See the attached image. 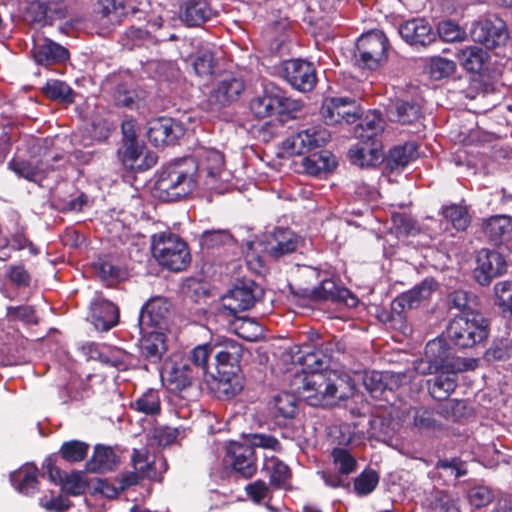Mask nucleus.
<instances>
[{
  "instance_id": "1",
  "label": "nucleus",
  "mask_w": 512,
  "mask_h": 512,
  "mask_svg": "<svg viewBox=\"0 0 512 512\" xmlns=\"http://www.w3.org/2000/svg\"><path fill=\"white\" fill-rule=\"evenodd\" d=\"M298 394L310 406H332L354 395L355 386L336 374L324 371L304 376Z\"/></svg>"
},
{
  "instance_id": "2",
  "label": "nucleus",
  "mask_w": 512,
  "mask_h": 512,
  "mask_svg": "<svg viewBox=\"0 0 512 512\" xmlns=\"http://www.w3.org/2000/svg\"><path fill=\"white\" fill-rule=\"evenodd\" d=\"M198 165L193 157L165 165L158 173L154 187L164 201H177L191 194L197 186Z\"/></svg>"
},
{
  "instance_id": "3",
  "label": "nucleus",
  "mask_w": 512,
  "mask_h": 512,
  "mask_svg": "<svg viewBox=\"0 0 512 512\" xmlns=\"http://www.w3.org/2000/svg\"><path fill=\"white\" fill-rule=\"evenodd\" d=\"M454 348L442 337L428 341L424 358L415 366L416 371L422 374L439 372L457 374L468 370L470 368L468 360L456 356Z\"/></svg>"
},
{
  "instance_id": "4",
  "label": "nucleus",
  "mask_w": 512,
  "mask_h": 512,
  "mask_svg": "<svg viewBox=\"0 0 512 512\" xmlns=\"http://www.w3.org/2000/svg\"><path fill=\"white\" fill-rule=\"evenodd\" d=\"M151 252L161 267L173 272L185 270L191 262L187 242L171 232L154 234L152 236Z\"/></svg>"
},
{
  "instance_id": "5",
  "label": "nucleus",
  "mask_w": 512,
  "mask_h": 512,
  "mask_svg": "<svg viewBox=\"0 0 512 512\" xmlns=\"http://www.w3.org/2000/svg\"><path fill=\"white\" fill-rule=\"evenodd\" d=\"M449 342L459 350L484 343L489 335V321L482 314L454 316L446 328Z\"/></svg>"
},
{
  "instance_id": "6",
  "label": "nucleus",
  "mask_w": 512,
  "mask_h": 512,
  "mask_svg": "<svg viewBox=\"0 0 512 512\" xmlns=\"http://www.w3.org/2000/svg\"><path fill=\"white\" fill-rule=\"evenodd\" d=\"M223 465L233 479H251L258 471V457L254 446L245 442L230 441L225 448Z\"/></svg>"
},
{
  "instance_id": "7",
  "label": "nucleus",
  "mask_w": 512,
  "mask_h": 512,
  "mask_svg": "<svg viewBox=\"0 0 512 512\" xmlns=\"http://www.w3.org/2000/svg\"><path fill=\"white\" fill-rule=\"evenodd\" d=\"M389 41L384 32L372 30L362 34L356 42V64L369 70L378 69L388 59Z\"/></svg>"
},
{
  "instance_id": "8",
  "label": "nucleus",
  "mask_w": 512,
  "mask_h": 512,
  "mask_svg": "<svg viewBox=\"0 0 512 512\" xmlns=\"http://www.w3.org/2000/svg\"><path fill=\"white\" fill-rule=\"evenodd\" d=\"M262 296L263 289L255 281H239L222 297L219 315L237 318L238 313L251 309Z\"/></svg>"
},
{
  "instance_id": "9",
  "label": "nucleus",
  "mask_w": 512,
  "mask_h": 512,
  "mask_svg": "<svg viewBox=\"0 0 512 512\" xmlns=\"http://www.w3.org/2000/svg\"><path fill=\"white\" fill-rule=\"evenodd\" d=\"M320 116L326 125L354 124L361 118V106L353 97H325Z\"/></svg>"
},
{
  "instance_id": "10",
  "label": "nucleus",
  "mask_w": 512,
  "mask_h": 512,
  "mask_svg": "<svg viewBox=\"0 0 512 512\" xmlns=\"http://www.w3.org/2000/svg\"><path fill=\"white\" fill-rule=\"evenodd\" d=\"M278 74L293 89L303 93L312 91L317 83L314 64L300 58L282 61Z\"/></svg>"
},
{
  "instance_id": "11",
  "label": "nucleus",
  "mask_w": 512,
  "mask_h": 512,
  "mask_svg": "<svg viewBox=\"0 0 512 512\" xmlns=\"http://www.w3.org/2000/svg\"><path fill=\"white\" fill-rule=\"evenodd\" d=\"M330 137V132L321 125L311 126L287 137L281 147L290 156L308 154L323 148Z\"/></svg>"
},
{
  "instance_id": "12",
  "label": "nucleus",
  "mask_w": 512,
  "mask_h": 512,
  "mask_svg": "<svg viewBox=\"0 0 512 512\" xmlns=\"http://www.w3.org/2000/svg\"><path fill=\"white\" fill-rule=\"evenodd\" d=\"M185 134L183 123L172 117H156L147 122V138L156 148L174 146Z\"/></svg>"
},
{
  "instance_id": "13",
  "label": "nucleus",
  "mask_w": 512,
  "mask_h": 512,
  "mask_svg": "<svg viewBox=\"0 0 512 512\" xmlns=\"http://www.w3.org/2000/svg\"><path fill=\"white\" fill-rule=\"evenodd\" d=\"M506 270L507 263L500 252L484 248L477 253L473 276L481 286H488L494 278L501 276Z\"/></svg>"
},
{
  "instance_id": "14",
  "label": "nucleus",
  "mask_w": 512,
  "mask_h": 512,
  "mask_svg": "<svg viewBox=\"0 0 512 512\" xmlns=\"http://www.w3.org/2000/svg\"><path fill=\"white\" fill-rule=\"evenodd\" d=\"M55 456L45 458L42 468L48 475V479L61 486V490L70 496L82 495L88 483L84 479L81 471H73L70 474L62 471L57 465H54Z\"/></svg>"
},
{
  "instance_id": "15",
  "label": "nucleus",
  "mask_w": 512,
  "mask_h": 512,
  "mask_svg": "<svg viewBox=\"0 0 512 512\" xmlns=\"http://www.w3.org/2000/svg\"><path fill=\"white\" fill-rule=\"evenodd\" d=\"M332 345V343L327 342L320 347L305 344L299 348L295 361L301 365L302 373L305 376L327 371L331 358L329 353L333 351Z\"/></svg>"
},
{
  "instance_id": "16",
  "label": "nucleus",
  "mask_w": 512,
  "mask_h": 512,
  "mask_svg": "<svg viewBox=\"0 0 512 512\" xmlns=\"http://www.w3.org/2000/svg\"><path fill=\"white\" fill-rule=\"evenodd\" d=\"M438 288V283L433 278H425L412 289L398 295L391 303L392 311L397 317L403 319L405 310L417 308L420 303L428 299Z\"/></svg>"
},
{
  "instance_id": "17",
  "label": "nucleus",
  "mask_w": 512,
  "mask_h": 512,
  "mask_svg": "<svg viewBox=\"0 0 512 512\" xmlns=\"http://www.w3.org/2000/svg\"><path fill=\"white\" fill-rule=\"evenodd\" d=\"M472 39L488 49L503 45L508 39L505 23L496 18L484 19L476 22L471 29Z\"/></svg>"
},
{
  "instance_id": "18",
  "label": "nucleus",
  "mask_w": 512,
  "mask_h": 512,
  "mask_svg": "<svg viewBox=\"0 0 512 512\" xmlns=\"http://www.w3.org/2000/svg\"><path fill=\"white\" fill-rule=\"evenodd\" d=\"M245 90V82L234 75L222 77L211 90L209 102L217 108H224L239 100Z\"/></svg>"
},
{
  "instance_id": "19",
  "label": "nucleus",
  "mask_w": 512,
  "mask_h": 512,
  "mask_svg": "<svg viewBox=\"0 0 512 512\" xmlns=\"http://www.w3.org/2000/svg\"><path fill=\"white\" fill-rule=\"evenodd\" d=\"M169 314V304L162 297H153L149 299L141 308L138 316V326L140 331L145 329L161 330L167 324Z\"/></svg>"
},
{
  "instance_id": "20",
  "label": "nucleus",
  "mask_w": 512,
  "mask_h": 512,
  "mask_svg": "<svg viewBox=\"0 0 512 512\" xmlns=\"http://www.w3.org/2000/svg\"><path fill=\"white\" fill-rule=\"evenodd\" d=\"M403 40L412 46L427 47L437 40V34L425 18H413L399 27Z\"/></svg>"
},
{
  "instance_id": "21",
  "label": "nucleus",
  "mask_w": 512,
  "mask_h": 512,
  "mask_svg": "<svg viewBox=\"0 0 512 512\" xmlns=\"http://www.w3.org/2000/svg\"><path fill=\"white\" fill-rule=\"evenodd\" d=\"M304 244V239L289 228L277 227L267 244V253L274 260H279L296 252Z\"/></svg>"
},
{
  "instance_id": "22",
  "label": "nucleus",
  "mask_w": 512,
  "mask_h": 512,
  "mask_svg": "<svg viewBox=\"0 0 512 512\" xmlns=\"http://www.w3.org/2000/svg\"><path fill=\"white\" fill-rule=\"evenodd\" d=\"M90 314L95 328L102 332L115 327L120 317L119 308L102 297H97L90 303Z\"/></svg>"
},
{
  "instance_id": "23",
  "label": "nucleus",
  "mask_w": 512,
  "mask_h": 512,
  "mask_svg": "<svg viewBox=\"0 0 512 512\" xmlns=\"http://www.w3.org/2000/svg\"><path fill=\"white\" fill-rule=\"evenodd\" d=\"M357 122L354 128L355 137L361 142H370L382 147L383 120L380 112L369 110L366 115H363L361 108V118Z\"/></svg>"
},
{
  "instance_id": "24",
  "label": "nucleus",
  "mask_w": 512,
  "mask_h": 512,
  "mask_svg": "<svg viewBox=\"0 0 512 512\" xmlns=\"http://www.w3.org/2000/svg\"><path fill=\"white\" fill-rule=\"evenodd\" d=\"M210 389L219 399H231L236 396L243 388L239 371H215L209 373Z\"/></svg>"
},
{
  "instance_id": "25",
  "label": "nucleus",
  "mask_w": 512,
  "mask_h": 512,
  "mask_svg": "<svg viewBox=\"0 0 512 512\" xmlns=\"http://www.w3.org/2000/svg\"><path fill=\"white\" fill-rule=\"evenodd\" d=\"M262 88V93L250 101V110L257 118L276 115L281 87L273 82H264Z\"/></svg>"
},
{
  "instance_id": "26",
  "label": "nucleus",
  "mask_w": 512,
  "mask_h": 512,
  "mask_svg": "<svg viewBox=\"0 0 512 512\" xmlns=\"http://www.w3.org/2000/svg\"><path fill=\"white\" fill-rule=\"evenodd\" d=\"M213 16L207 0H182L179 6V18L188 27H199Z\"/></svg>"
},
{
  "instance_id": "27",
  "label": "nucleus",
  "mask_w": 512,
  "mask_h": 512,
  "mask_svg": "<svg viewBox=\"0 0 512 512\" xmlns=\"http://www.w3.org/2000/svg\"><path fill=\"white\" fill-rule=\"evenodd\" d=\"M242 346L234 340L227 339L223 343L214 345L215 371H240Z\"/></svg>"
},
{
  "instance_id": "28",
  "label": "nucleus",
  "mask_w": 512,
  "mask_h": 512,
  "mask_svg": "<svg viewBox=\"0 0 512 512\" xmlns=\"http://www.w3.org/2000/svg\"><path fill=\"white\" fill-rule=\"evenodd\" d=\"M31 53L34 61L45 67L64 63L70 56L67 48L48 38H44L42 43L36 44Z\"/></svg>"
},
{
  "instance_id": "29",
  "label": "nucleus",
  "mask_w": 512,
  "mask_h": 512,
  "mask_svg": "<svg viewBox=\"0 0 512 512\" xmlns=\"http://www.w3.org/2000/svg\"><path fill=\"white\" fill-rule=\"evenodd\" d=\"M142 338L140 339L141 356L149 363L156 364L161 361L163 354L166 352V335L160 330L145 329L140 331Z\"/></svg>"
},
{
  "instance_id": "30",
  "label": "nucleus",
  "mask_w": 512,
  "mask_h": 512,
  "mask_svg": "<svg viewBox=\"0 0 512 512\" xmlns=\"http://www.w3.org/2000/svg\"><path fill=\"white\" fill-rule=\"evenodd\" d=\"M195 161L198 165V170L206 173V185L214 188L213 182L224 169V155L214 148H202L197 152V159Z\"/></svg>"
},
{
  "instance_id": "31",
  "label": "nucleus",
  "mask_w": 512,
  "mask_h": 512,
  "mask_svg": "<svg viewBox=\"0 0 512 512\" xmlns=\"http://www.w3.org/2000/svg\"><path fill=\"white\" fill-rule=\"evenodd\" d=\"M119 464L120 457L111 446L96 444L85 467L90 473H106L116 470Z\"/></svg>"
},
{
  "instance_id": "32",
  "label": "nucleus",
  "mask_w": 512,
  "mask_h": 512,
  "mask_svg": "<svg viewBox=\"0 0 512 512\" xmlns=\"http://www.w3.org/2000/svg\"><path fill=\"white\" fill-rule=\"evenodd\" d=\"M39 469L34 463H25L9 475L10 482L16 491L33 496L39 490Z\"/></svg>"
},
{
  "instance_id": "33",
  "label": "nucleus",
  "mask_w": 512,
  "mask_h": 512,
  "mask_svg": "<svg viewBox=\"0 0 512 512\" xmlns=\"http://www.w3.org/2000/svg\"><path fill=\"white\" fill-rule=\"evenodd\" d=\"M26 14L32 23H37L41 26L52 24L54 20L66 17L65 9L58 3L40 0L30 2Z\"/></svg>"
},
{
  "instance_id": "34",
  "label": "nucleus",
  "mask_w": 512,
  "mask_h": 512,
  "mask_svg": "<svg viewBox=\"0 0 512 512\" xmlns=\"http://www.w3.org/2000/svg\"><path fill=\"white\" fill-rule=\"evenodd\" d=\"M196 369L182 357L176 361L168 373L167 381L173 391H182L202 378Z\"/></svg>"
},
{
  "instance_id": "35",
  "label": "nucleus",
  "mask_w": 512,
  "mask_h": 512,
  "mask_svg": "<svg viewBox=\"0 0 512 512\" xmlns=\"http://www.w3.org/2000/svg\"><path fill=\"white\" fill-rule=\"evenodd\" d=\"M389 113L392 121L412 125L422 117V106L412 97L399 98L395 100Z\"/></svg>"
},
{
  "instance_id": "36",
  "label": "nucleus",
  "mask_w": 512,
  "mask_h": 512,
  "mask_svg": "<svg viewBox=\"0 0 512 512\" xmlns=\"http://www.w3.org/2000/svg\"><path fill=\"white\" fill-rule=\"evenodd\" d=\"M418 145L406 142L391 148L385 158V166L390 172L402 171L411 161L417 158Z\"/></svg>"
},
{
  "instance_id": "37",
  "label": "nucleus",
  "mask_w": 512,
  "mask_h": 512,
  "mask_svg": "<svg viewBox=\"0 0 512 512\" xmlns=\"http://www.w3.org/2000/svg\"><path fill=\"white\" fill-rule=\"evenodd\" d=\"M334 155L325 149H316L308 153L302 160L304 171L312 176L329 172L336 167Z\"/></svg>"
},
{
  "instance_id": "38",
  "label": "nucleus",
  "mask_w": 512,
  "mask_h": 512,
  "mask_svg": "<svg viewBox=\"0 0 512 512\" xmlns=\"http://www.w3.org/2000/svg\"><path fill=\"white\" fill-rule=\"evenodd\" d=\"M122 131L125 136L124 150L122 152L123 165L131 170L144 171L150 168L151 164L138 163L142 155V147L139 145L134 131L128 132L126 124H122Z\"/></svg>"
},
{
  "instance_id": "39",
  "label": "nucleus",
  "mask_w": 512,
  "mask_h": 512,
  "mask_svg": "<svg viewBox=\"0 0 512 512\" xmlns=\"http://www.w3.org/2000/svg\"><path fill=\"white\" fill-rule=\"evenodd\" d=\"M8 168L12 170L18 177L24 178L31 182L42 180L46 173L54 170L53 166H44L43 161L33 163L29 160L15 158L9 161Z\"/></svg>"
},
{
  "instance_id": "40",
  "label": "nucleus",
  "mask_w": 512,
  "mask_h": 512,
  "mask_svg": "<svg viewBox=\"0 0 512 512\" xmlns=\"http://www.w3.org/2000/svg\"><path fill=\"white\" fill-rule=\"evenodd\" d=\"M92 269L101 281L107 283L119 282L127 277V271L115 264L109 255L97 256L92 262Z\"/></svg>"
},
{
  "instance_id": "41",
  "label": "nucleus",
  "mask_w": 512,
  "mask_h": 512,
  "mask_svg": "<svg viewBox=\"0 0 512 512\" xmlns=\"http://www.w3.org/2000/svg\"><path fill=\"white\" fill-rule=\"evenodd\" d=\"M350 290L338 286L332 279H324L309 291V298L314 301H332L347 303Z\"/></svg>"
},
{
  "instance_id": "42",
  "label": "nucleus",
  "mask_w": 512,
  "mask_h": 512,
  "mask_svg": "<svg viewBox=\"0 0 512 512\" xmlns=\"http://www.w3.org/2000/svg\"><path fill=\"white\" fill-rule=\"evenodd\" d=\"M160 394V390L148 388L134 401L131 402L130 408L133 411L141 413L145 416H159L162 412V401Z\"/></svg>"
},
{
  "instance_id": "43",
  "label": "nucleus",
  "mask_w": 512,
  "mask_h": 512,
  "mask_svg": "<svg viewBox=\"0 0 512 512\" xmlns=\"http://www.w3.org/2000/svg\"><path fill=\"white\" fill-rule=\"evenodd\" d=\"M381 148L373 143L360 141L349 149L348 156L352 164L361 168L375 166L381 158Z\"/></svg>"
},
{
  "instance_id": "44",
  "label": "nucleus",
  "mask_w": 512,
  "mask_h": 512,
  "mask_svg": "<svg viewBox=\"0 0 512 512\" xmlns=\"http://www.w3.org/2000/svg\"><path fill=\"white\" fill-rule=\"evenodd\" d=\"M262 470L269 477L273 489H283L292 477L290 467L277 457L266 459Z\"/></svg>"
},
{
  "instance_id": "45",
  "label": "nucleus",
  "mask_w": 512,
  "mask_h": 512,
  "mask_svg": "<svg viewBox=\"0 0 512 512\" xmlns=\"http://www.w3.org/2000/svg\"><path fill=\"white\" fill-rule=\"evenodd\" d=\"M90 445L81 440L72 439L65 441L61 444L58 452L52 453L49 456H55L54 465H57V461L61 458L67 463H79L86 459L89 452Z\"/></svg>"
},
{
  "instance_id": "46",
  "label": "nucleus",
  "mask_w": 512,
  "mask_h": 512,
  "mask_svg": "<svg viewBox=\"0 0 512 512\" xmlns=\"http://www.w3.org/2000/svg\"><path fill=\"white\" fill-rule=\"evenodd\" d=\"M511 229V218L507 215H494L482 223L485 236L494 245L502 244Z\"/></svg>"
},
{
  "instance_id": "47",
  "label": "nucleus",
  "mask_w": 512,
  "mask_h": 512,
  "mask_svg": "<svg viewBox=\"0 0 512 512\" xmlns=\"http://www.w3.org/2000/svg\"><path fill=\"white\" fill-rule=\"evenodd\" d=\"M428 392L437 401H443L454 392L456 388L455 374L440 372L427 380Z\"/></svg>"
},
{
  "instance_id": "48",
  "label": "nucleus",
  "mask_w": 512,
  "mask_h": 512,
  "mask_svg": "<svg viewBox=\"0 0 512 512\" xmlns=\"http://www.w3.org/2000/svg\"><path fill=\"white\" fill-rule=\"evenodd\" d=\"M478 297L475 294L465 290H455L448 295L449 309H457L460 314L457 316H472L481 314L476 311Z\"/></svg>"
},
{
  "instance_id": "49",
  "label": "nucleus",
  "mask_w": 512,
  "mask_h": 512,
  "mask_svg": "<svg viewBox=\"0 0 512 512\" xmlns=\"http://www.w3.org/2000/svg\"><path fill=\"white\" fill-rule=\"evenodd\" d=\"M457 58L460 65L470 73H480L488 55L482 48L477 46H469L462 49Z\"/></svg>"
},
{
  "instance_id": "50",
  "label": "nucleus",
  "mask_w": 512,
  "mask_h": 512,
  "mask_svg": "<svg viewBox=\"0 0 512 512\" xmlns=\"http://www.w3.org/2000/svg\"><path fill=\"white\" fill-rule=\"evenodd\" d=\"M214 352V345L205 343L195 346L190 352L183 356L190 365L202 374L203 377L209 375L208 361Z\"/></svg>"
},
{
  "instance_id": "51",
  "label": "nucleus",
  "mask_w": 512,
  "mask_h": 512,
  "mask_svg": "<svg viewBox=\"0 0 512 512\" xmlns=\"http://www.w3.org/2000/svg\"><path fill=\"white\" fill-rule=\"evenodd\" d=\"M4 279L14 288L24 290L31 286L32 275L22 263L4 266Z\"/></svg>"
},
{
  "instance_id": "52",
  "label": "nucleus",
  "mask_w": 512,
  "mask_h": 512,
  "mask_svg": "<svg viewBox=\"0 0 512 512\" xmlns=\"http://www.w3.org/2000/svg\"><path fill=\"white\" fill-rule=\"evenodd\" d=\"M43 94L50 100L60 103L71 104L74 102V91L64 81L61 80H48L42 88Z\"/></svg>"
},
{
  "instance_id": "53",
  "label": "nucleus",
  "mask_w": 512,
  "mask_h": 512,
  "mask_svg": "<svg viewBox=\"0 0 512 512\" xmlns=\"http://www.w3.org/2000/svg\"><path fill=\"white\" fill-rule=\"evenodd\" d=\"M441 215L457 231H464L470 224V215L465 206L451 204L443 206Z\"/></svg>"
},
{
  "instance_id": "54",
  "label": "nucleus",
  "mask_w": 512,
  "mask_h": 512,
  "mask_svg": "<svg viewBox=\"0 0 512 512\" xmlns=\"http://www.w3.org/2000/svg\"><path fill=\"white\" fill-rule=\"evenodd\" d=\"M273 416L275 419H292L297 413V401L290 393H281L273 398Z\"/></svg>"
},
{
  "instance_id": "55",
  "label": "nucleus",
  "mask_w": 512,
  "mask_h": 512,
  "mask_svg": "<svg viewBox=\"0 0 512 512\" xmlns=\"http://www.w3.org/2000/svg\"><path fill=\"white\" fill-rule=\"evenodd\" d=\"M434 410L419 407L414 410L413 424L420 432H429L442 429V423Z\"/></svg>"
},
{
  "instance_id": "56",
  "label": "nucleus",
  "mask_w": 512,
  "mask_h": 512,
  "mask_svg": "<svg viewBox=\"0 0 512 512\" xmlns=\"http://www.w3.org/2000/svg\"><path fill=\"white\" fill-rule=\"evenodd\" d=\"M302 108L303 102L301 100L288 97L286 91L280 88L276 115L281 122L296 119Z\"/></svg>"
},
{
  "instance_id": "57",
  "label": "nucleus",
  "mask_w": 512,
  "mask_h": 512,
  "mask_svg": "<svg viewBox=\"0 0 512 512\" xmlns=\"http://www.w3.org/2000/svg\"><path fill=\"white\" fill-rule=\"evenodd\" d=\"M379 474L371 468L364 469L353 482L354 491L358 496H367L371 494L379 483Z\"/></svg>"
},
{
  "instance_id": "58",
  "label": "nucleus",
  "mask_w": 512,
  "mask_h": 512,
  "mask_svg": "<svg viewBox=\"0 0 512 512\" xmlns=\"http://www.w3.org/2000/svg\"><path fill=\"white\" fill-rule=\"evenodd\" d=\"M6 318L9 322H21L24 325H37L39 318L32 305L8 306Z\"/></svg>"
},
{
  "instance_id": "59",
  "label": "nucleus",
  "mask_w": 512,
  "mask_h": 512,
  "mask_svg": "<svg viewBox=\"0 0 512 512\" xmlns=\"http://www.w3.org/2000/svg\"><path fill=\"white\" fill-rule=\"evenodd\" d=\"M331 457L337 471L345 476L355 472L358 467L356 458L346 448H333Z\"/></svg>"
},
{
  "instance_id": "60",
  "label": "nucleus",
  "mask_w": 512,
  "mask_h": 512,
  "mask_svg": "<svg viewBox=\"0 0 512 512\" xmlns=\"http://www.w3.org/2000/svg\"><path fill=\"white\" fill-rule=\"evenodd\" d=\"M232 234L228 230H207L200 237L203 250H213L231 242Z\"/></svg>"
},
{
  "instance_id": "61",
  "label": "nucleus",
  "mask_w": 512,
  "mask_h": 512,
  "mask_svg": "<svg viewBox=\"0 0 512 512\" xmlns=\"http://www.w3.org/2000/svg\"><path fill=\"white\" fill-rule=\"evenodd\" d=\"M244 490L247 497L255 504H261L265 500L270 501L273 497L272 486L262 479L248 483Z\"/></svg>"
},
{
  "instance_id": "62",
  "label": "nucleus",
  "mask_w": 512,
  "mask_h": 512,
  "mask_svg": "<svg viewBox=\"0 0 512 512\" xmlns=\"http://www.w3.org/2000/svg\"><path fill=\"white\" fill-rule=\"evenodd\" d=\"M494 498L493 490L485 485H475L469 488L467 493L469 504L476 509L489 505Z\"/></svg>"
},
{
  "instance_id": "63",
  "label": "nucleus",
  "mask_w": 512,
  "mask_h": 512,
  "mask_svg": "<svg viewBox=\"0 0 512 512\" xmlns=\"http://www.w3.org/2000/svg\"><path fill=\"white\" fill-rule=\"evenodd\" d=\"M215 66L216 60L211 50L198 51L193 62V68L198 76H211L214 73Z\"/></svg>"
},
{
  "instance_id": "64",
  "label": "nucleus",
  "mask_w": 512,
  "mask_h": 512,
  "mask_svg": "<svg viewBox=\"0 0 512 512\" xmlns=\"http://www.w3.org/2000/svg\"><path fill=\"white\" fill-rule=\"evenodd\" d=\"M430 507L434 512H460L457 500L450 493L443 490L435 492Z\"/></svg>"
}]
</instances>
